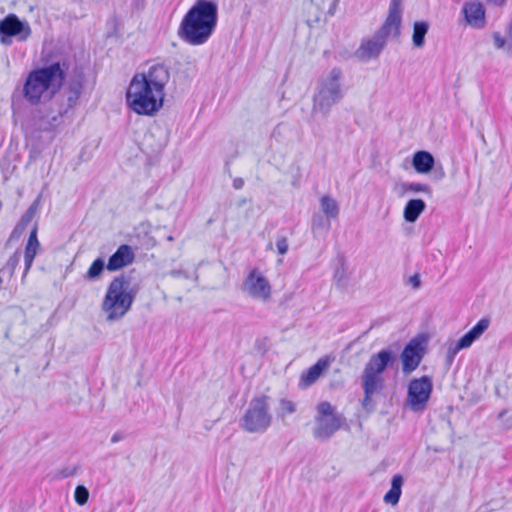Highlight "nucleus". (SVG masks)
<instances>
[{"instance_id": "1", "label": "nucleus", "mask_w": 512, "mask_h": 512, "mask_svg": "<svg viewBox=\"0 0 512 512\" xmlns=\"http://www.w3.org/2000/svg\"><path fill=\"white\" fill-rule=\"evenodd\" d=\"M169 79V68L160 63L151 65L147 72L136 73L126 93L130 109L139 115H155L163 106Z\"/></svg>"}, {"instance_id": "2", "label": "nucleus", "mask_w": 512, "mask_h": 512, "mask_svg": "<svg viewBox=\"0 0 512 512\" xmlns=\"http://www.w3.org/2000/svg\"><path fill=\"white\" fill-rule=\"evenodd\" d=\"M84 81L83 69L75 67L68 80H65L66 84L64 83L66 102L59 104L57 109H54L51 104L49 107L36 108L32 111V122L35 128L42 132H51L59 127L68 112L78 105Z\"/></svg>"}, {"instance_id": "3", "label": "nucleus", "mask_w": 512, "mask_h": 512, "mask_svg": "<svg viewBox=\"0 0 512 512\" xmlns=\"http://www.w3.org/2000/svg\"><path fill=\"white\" fill-rule=\"evenodd\" d=\"M217 21V4L212 0H197L184 15L178 36L190 45H203L213 34Z\"/></svg>"}, {"instance_id": "4", "label": "nucleus", "mask_w": 512, "mask_h": 512, "mask_svg": "<svg viewBox=\"0 0 512 512\" xmlns=\"http://www.w3.org/2000/svg\"><path fill=\"white\" fill-rule=\"evenodd\" d=\"M139 291L140 284L135 281L132 271L114 277L101 304L106 320L113 322L122 319L130 311Z\"/></svg>"}, {"instance_id": "5", "label": "nucleus", "mask_w": 512, "mask_h": 512, "mask_svg": "<svg viewBox=\"0 0 512 512\" xmlns=\"http://www.w3.org/2000/svg\"><path fill=\"white\" fill-rule=\"evenodd\" d=\"M345 95L343 88V71L333 67L326 75L319 78L312 97V114H320L326 118L334 105L338 104Z\"/></svg>"}, {"instance_id": "6", "label": "nucleus", "mask_w": 512, "mask_h": 512, "mask_svg": "<svg viewBox=\"0 0 512 512\" xmlns=\"http://www.w3.org/2000/svg\"><path fill=\"white\" fill-rule=\"evenodd\" d=\"M43 61L44 65L35 69L36 78L42 98L46 95L51 98L64 86L70 62L67 57H60L51 62L45 58Z\"/></svg>"}, {"instance_id": "7", "label": "nucleus", "mask_w": 512, "mask_h": 512, "mask_svg": "<svg viewBox=\"0 0 512 512\" xmlns=\"http://www.w3.org/2000/svg\"><path fill=\"white\" fill-rule=\"evenodd\" d=\"M269 397L260 395L249 402V406L240 419V426L248 433H264L271 426L272 415L269 412Z\"/></svg>"}, {"instance_id": "8", "label": "nucleus", "mask_w": 512, "mask_h": 512, "mask_svg": "<svg viewBox=\"0 0 512 512\" xmlns=\"http://www.w3.org/2000/svg\"><path fill=\"white\" fill-rule=\"evenodd\" d=\"M344 421L345 417L337 413L331 403L320 402L317 405L316 426L313 429L314 438L321 441L329 440L342 427Z\"/></svg>"}, {"instance_id": "9", "label": "nucleus", "mask_w": 512, "mask_h": 512, "mask_svg": "<svg viewBox=\"0 0 512 512\" xmlns=\"http://www.w3.org/2000/svg\"><path fill=\"white\" fill-rule=\"evenodd\" d=\"M395 361L396 356L390 349H382L370 357L361 376L362 386H365L367 393H371L374 384L383 387L380 375Z\"/></svg>"}, {"instance_id": "10", "label": "nucleus", "mask_w": 512, "mask_h": 512, "mask_svg": "<svg viewBox=\"0 0 512 512\" xmlns=\"http://www.w3.org/2000/svg\"><path fill=\"white\" fill-rule=\"evenodd\" d=\"M24 101L31 105H39L42 101L35 69L30 71L25 79L22 89L16 88L11 95V110L15 117H19L24 109Z\"/></svg>"}, {"instance_id": "11", "label": "nucleus", "mask_w": 512, "mask_h": 512, "mask_svg": "<svg viewBox=\"0 0 512 512\" xmlns=\"http://www.w3.org/2000/svg\"><path fill=\"white\" fill-rule=\"evenodd\" d=\"M433 390L432 379L429 376L414 378L409 382L407 403L415 411H423L427 406Z\"/></svg>"}, {"instance_id": "12", "label": "nucleus", "mask_w": 512, "mask_h": 512, "mask_svg": "<svg viewBox=\"0 0 512 512\" xmlns=\"http://www.w3.org/2000/svg\"><path fill=\"white\" fill-rule=\"evenodd\" d=\"M31 33L29 23L20 20L15 14H9L0 20V42L3 45H11L13 37L20 42L26 41Z\"/></svg>"}, {"instance_id": "13", "label": "nucleus", "mask_w": 512, "mask_h": 512, "mask_svg": "<svg viewBox=\"0 0 512 512\" xmlns=\"http://www.w3.org/2000/svg\"><path fill=\"white\" fill-rule=\"evenodd\" d=\"M403 0H391L386 19L375 33L387 42L388 38H399L401 34Z\"/></svg>"}, {"instance_id": "14", "label": "nucleus", "mask_w": 512, "mask_h": 512, "mask_svg": "<svg viewBox=\"0 0 512 512\" xmlns=\"http://www.w3.org/2000/svg\"><path fill=\"white\" fill-rule=\"evenodd\" d=\"M426 340L423 337H416L410 340L401 353L402 372L405 375L417 369L425 354Z\"/></svg>"}, {"instance_id": "15", "label": "nucleus", "mask_w": 512, "mask_h": 512, "mask_svg": "<svg viewBox=\"0 0 512 512\" xmlns=\"http://www.w3.org/2000/svg\"><path fill=\"white\" fill-rule=\"evenodd\" d=\"M244 289L250 296L262 300L270 298L271 286L256 269L252 270L244 282Z\"/></svg>"}, {"instance_id": "16", "label": "nucleus", "mask_w": 512, "mask_h": 512, "mask_svg": "<svg viewBox=\"0 0 512 512\" xmlns=\"http://www.w3.org/2000/svg\"><path fill=\"white\" fill-rule=\"evenodd\" d=\"M387 42L378 34H374L371 38L362 40L360 46L355 51V56L361 61L376 59L386 47Z\"/></svg>"}, {"instance_id": "17", "label": "nucleus", "mask_w": 512, "mask_h": 512, "mask_svg": "<svg viewBox=\"0 0 512 512\" xmlns=\"http://www.w3.org/2000/svg\"><path fill=\"white\" fill-rule=\"evenodd\" d=\"M135 259V254L131 246L127 244L120 245L117 250L109 257L106 265L107 270L117 271L131 264Z\"/></svg>"}, {"instance_id": "18", "label": "nucleus", "mask_w": 512, "mask_h": 512, "mask_svg": "<svg viewBox=\"0 0 512 512\" xmlns=\"http://www.w3.org/2000/svg\"><path fill=\"white\" fill-rule=\"evenodd\" d=\"M330 361V358L325 356L304 371L300 376L299 387L305 389L312 386L329 367Z\"/></svg>"}, {"instance_id": "19", "label": "nucleus", "mask_w": 512, "mask_h": 512, "mask_svg": "<svg viewBox=\"0 0 512 512\" xmlns=\"http://www.w3.org/2000/svg\"><path fill=\"white\" fill-rule=\"evenodd\" d=\"M462 12L467 23L472 27L480 29L485 26V9L480 2H466Z\"/></svg>"}, {"instance_id": "20", "label": "nucleus", "mask_w": 512, "mask_h": 512, "mask_svg": "<svg viewBox=\"0 0 512 512\" xmlns=\"http://www.w3.org/2000/svg\"><path fill=\"white\" fill-rule=\"evenodd\" d=\"M435 164L434 156L425 150H420L414 153L412 159L413 168L421 174L429 173Z\"/></svg>"}, {"instance_id": "21", "label": "nucleus", "mask_w": 512, "mask_h": 512, "mask_svg": "<svg viewBox=\"0 0 512 512\" xmlns=\"http://www.w3.org/2000/svg\"><path fill=\"white\" fill-rule=\"evenodd\" d=\"M37 225L33 227V229L30 232L25 252H24V262H25V274L29 271L31 268L33 261L35 259V256L37 255V250L40 247V243L37 238Z\"/></svg>"}, {"instance_id": "22", "label": "nucleus", "mask_w": 512, "mask_h": 512, "mask_svg": "<svg viewBox=\"0 0 512 512\" xmlns=\"http://www.w3.org/2000/svg\"><path fill=\"white\" fill-rule=\"evenodd\" d=\"M425 209L426 203L422 199H410L404 207L403 217L405 221L414 223Z\"/></svg>"}, {"instance_id": "23", "label": "nucleus", "mask_w": 512, "mask_h": 512, "mask_svg": "<svg viewBox=\"0 0 512 512\" xmlns=\"http://www.w3.org/2000/svg\"><path fill=\"white\" fill-rule=\"evenodd\" d=\"M404 483V478L400 474H396L391 479V488L384 495V502L391 505H396L399 502V499L402 494V486Z\"/></svg>"}, {"instance_id": "24", "label": "nucleus", "mask_w": 512, "mask_h": 512, "mask_svg": "<svg viewBox=\"0 0 512 512\" xmlns=\"http://www.w3.org/2000/svg\"><path fill=\"white\" fill-rule=\"evenodd\" d=\"M428 29L429 25L426 21H417L414 23L412 41L415 47L420 48L424 45Z\"/></svg>"}, {"instance_id": "25", "label": "nucleus", "mask_w": 512, "mask_h": 512, "mask_svg": "<svg viewBox=\"0 0 512 512\" xmlns=\"http://www.w3.org/2000/svg\"><path fill=\"white\" fill-rule=\"evenodd\" d=\"M321 209L327 218H336L339 214L337 202L330 196H323L320 200Z\"/></svg>"}, {"instance_id": "26", "label": "nucleus", "mask_w": 512, "mask_h": 512, "mask_svg": "<svg viewBox=\"0 0 512 512\" xmlns=\"http://www.w3.org/2000/svg\"><path fill=\"white\" fill-rule=\"evenodd\" d=\"M105 269V262L102 258L95 259L87 270L84 278L90 281L98 279Z\"/></svg>"}, {"instance_id": "27", "label": "nucleus", "mask_w": 512, "mask_h": 512, "mask_svg": "<svg viewBox=\"0 0 512 512\" xmlns=\"http://www.w3.org/2000/svg\"><path fill=\"white\" fill-rule=\"evenodd\" d=\"M311 227L313 232H317L320 230L328 231L331 227V222L329 218L321 214H315L312 218Z\"/></svg>"}, {"instance_id": "28", "label": "nucleus", "mask_w": 512, "mask_h": 512, "mask_svg": "<svg viewBox=\"0 0 512 512\" xmlns=\"http://www.w3.org/2000/svg\"><path fill=\"white\" fill-rule=\"evenodd\" d=\"M402 188H403L404 192H413V193L423 192V193H426L429 195L432 194L431 187L429 185L423 184V183H416V182L403 183Z\"/></svg>"}, {"instance_id": "29", "label": "nucleus", "mask_w": 512, "mask_h": 512, "mask_svg": "<svg viewBox=\"0 0 512 512\" xmlns=\"http://www.w3.org/2000/svg\"><path fill=\"white\" fill-rule=\"evenodd\" d=\"M78 465L66 466L54 472V479L60 480L75 476L79 471Z\"/></svg>"}, {"instance_id": "30", "label": "nucleus", "mask_w": 512, "mask_h": 512, "mask_svg": "<svg viewBox=\"0 0 512 512\" xmlns=\"http://www.w3.org/2000/svg\"><path fill=\"white\" fill-rule=\"evenodd\" d=\"M74 499L78 505H85L89 499V490L84 485H78L74 491Z\"/></svg>"}, {"instance_id": "31", "label": "nucleus", "mask_w": 512, "mask_h": 512, "mask_svg": "<svg viewBox=\"0 0 512 512\" xmlns=\"http://www.w3.org/2000/svg\"><path fill=\"white\" fill-rule=\"evenodd\" d=\"M490 320L488 318L480 319L469 332L478 339L489 327Z\"/></svg>"}, {"instance_id": "32", "label": "nucleus", "mask_w": 512, "mask_h": 512, "mask_svg": "<svg viewBox=\"0 0 512 512\" xmlns=\"http://www.w3.org/2000/svg\"><path fill=\"white\" fill-rule=\"evenodd\" d=\"M39 207V197L29 206L26 212L22 215L20 221L28 226L34 218Z\"/></svg>"}, {"instance_id": "33", "label": "nucleus", "mask_w": 512, "mask_h": 512, "mask_svg": "<svg viewBox=\"0 0 512 512\" xmlns=\"http://www.w3.org/2000/svg\"><path fill=\"white\" fill-rule=\"evenodd\" d=\"M296 411V405L294 402L288 399L280 400V411L278 413L279 417H284L287 414H293Z\"/></svg>"}, {"instance_id": "34", "label": "nucleus", "mask_w": 512, "mask_h": 512, "mask_svg": "<svg viewBox=\"0 0 512 512\" xmlns=\"http://www.w3.org/2000/svg\"><path fill=\"white\" fill-rule=\"evenodd\" d=\"M475 340L477 339L468 331L456 342V344L462 350L470 347Z\"/></svg>"}, {"instance_id": "35", "label": "nucleus", "mask_w": 512, "mask_h": 512, "mask_svg": "<svg viewBox=\"0 0 512 512\" xmlns=\"http://www.w3.org/2000/svg\"><path fill=\"white\" fill-rule=\"evenodd\" d=\"M277 251L280 255H285L288 252V240L286 236L279 235L276 241Z\"/></svg>"}, {"instance_id": "36", "label": "nucleus", "mask_w": 512, "mask_h": 512, "mask_svg": "<svg viewBox=\"0 0 512 512\" xmlns=\"http://www.w3.org/2000/svg\"><path fill=\"white\" fill-rule=\"evenodd\" d=\"M363 387V391H364V398H363V401H362V404L363 406L366 408L369 403L371 402V399H372V396L380 389H382V386H378V385H375L373 386V389L371 391V393H367V390L365 388V386H362Z\"/></svg>"}, {"instance_id": "37", "label": "nucleus", "mask_w": 512, "mask_h": 512, "mask_svg": "<svg viewBox=\"0 0 512 512\" xmlns=\"http://www.w3.org/2000/svg\"><path fill=\"white\" fill-rule=\"evenodd\" d=\"M461 349L455 343L454 345H450L446 352V362L450 365L454 361L455 356Z\"/></svg>"}, {"instance_id": "38", "label": "nucleus", "mask_w": 512, "mask_h": 512, "mask_svg": "<svg viewBox=\"0 0 512 512\" xmlns=\"http://www.w3.org/2000/svg\"><path fill=\"white\" fill-rule=\"evenodd\" d=\"M20 262V251L17 250L14 252V254L8 259L7 261V267L11 269V271H14V269L18 266Z\"/></svg>"}, {"instance_id": "39", "label": "nucleus", "mask_w": 512, "mask_h": 512, "mask_svg": "<svg viewBox=\"0 0 512 512\" xmlns=\"http://www.w3.org/2000/svg\"><path fill=\"white\" fill-rule=\"evenodd\" d=\"M493 40H494V45L497 49H502L505 47L506 40L500 35L499 32L493 33Z\"/></svg>"}, {"instance_id": "40", "label": "nucleus", "mask_w": 512, "mask_h": 512, "mask_svg": "<svg viewBox=\"0 0 512 512\" xmlns=\"http://www.w3.org/2000/svg\"><path fill=\"white\" fill-rule=\"evenodd\" d=\"M408 283L413 287V289H418L421 285L420 276L418 274L410 276Z\"/></svg>"}, {"instance_id": "41", "label": "nucleus", "mask_w": 512, "mask_h": 512, "mask_svg": "<svg viewBox=\"0 0 512 512\" xmlns=\"http://www.w3.org/2000/svg\"><path fill=\"white\" fill-rule=\"evenodd\" d=\"M169 274L174 278L183 277L185 279H188L190 277L188 272L182 269L171 270Z\"/></svg>"}, {"instance_id": "42", "label": "nucleus", "mask_w": 512, "mask_h": 512, "mask_svg": "<svg viewBox=\"0 0 512 512\" xmlns=\"http://www.w3.org/2000/svg\"><path fill=\"white\" fill-rule=\"evenodd\" d=\"M21 236L22 235H20V233H18L16 230L13 229L7 242H6V246L10 245L14 241H18L21 238Z\"/></svg>"}, {"instance_id": "43", "label": "nucleus", "mask_w": 512, "mask_h": 512, "mask_svg": "<svg viewBox=\"0 0 512 512\" xmlns=\"http://www.w3.org/2000/svg\"><path fill=\"white\" fill-rule=\"evenodd\" d=\"M232 186L236 190L242 189L244 186V180L240 177H237L233 180Z\"/></svg>"}, {"instance_id": "44", "label": "nucleus", "mask_w": 512, "mask_h": 512, "mask_svg": "<svg viewBox=\"0 0 512 512\" xmlns=\"http://www.w3.org/2000/svg\"><path fill=\"white\" fill-rule=\"evenodd\" d=\"M124 437H125V436H124V434H123V433H121V432H116V433H114V434L112 435V437H111V442H112V443H117V442H119V441L123 440V439H124Z\"/></svg>"}, {"instance_id": "45", "label": "nucleus", "mask_w": 512, "mask_h": 512, "mask_svg": "<svg viewBox=\"0 0 512 512\" xmlns=\"http://www.w3.org/2000/svg\"><path fill=\"white\" fill-rule=\"evenodd\" d=\"M27 228V225L22 223L21 221H19L16 226L14 227V230H16L18 233H20V235H22L24 233V231L26 230Z\"/></svg>"}, {"instance_id": "46", "label": "nucleus", "mask_w": 512, "mask_h": 512, "mask_svg": "<svg viewBox=\"0 0 512 512\" xmlns=\"http://www.w3.org/2000/svg\"><path fill=\"white\" fill-rule=\"evenodd\" d=\"M334 278L336 279V281L339 283L342 281V279L344 278V272L343 270H339L337 269L335 274H334Z\"/></svg>"}, {"instance_id": "47", "label": "nucleus", "mask_w": 512, "mask_h": 512, "mask_svg": "<svg viewBox=\"0 0 512 512\" xmlns=\"http://www.w3.org/2000/svg\"><path fill=\"white\" fill-rule=\"evenodd\" d=\"M337 2H338V0H334V1H333V3H332V5H331V7L329 8L328 13H329L330 15H333V14H334V11H335V9H336Z\"/></svg>"}, {"instance_id": "48", "label": "nucleus", "mask_w": 512, "mask_h": 512, "mask_svg": "<svg viewBox=\"0 0 512 512\" xmlns=\"http://www.w3.org/2000/svg\"><path fill=\"white\" fill-rule=\"evenodd\" d=\"M495 5H502L505 0H490Z\"/></svg>"}, {"instance_id": "49", "label": "nucleus", "mask_w": 512, "mask_h": 512, "mask_svg": "<svg viewBox=\"0 0 512 512\" xmlns=\"http://www.w3.org/2000/svg\"><path fill=\"white\" fill-rule=\"evenodd\" d=\"M167 240H168V241H173V240H174V237L170 235V236H168V237H167Z\"/></svg>"}]
</instances>
